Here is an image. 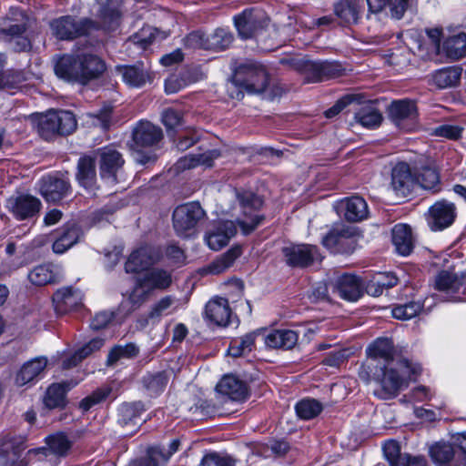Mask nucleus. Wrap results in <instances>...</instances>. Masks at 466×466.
Segmentation results:
<instances>
[{
    "label": "nucleus",
    "instance_id": "obj_63",
    "mask_svg": "<svg viewBox=\"0 0 466 466\" xmlns=\"http://www.w3.org/2000/svg\"><path fill=\"white\" fill-rule=\"evenodd\" d=\"M207 34L201 31H196L188 34L185 38L186 46L191 48L206 49Z\"/></svg>",
    "mask_w": 466,
    "mask_h": 466
},
{
    "label": "nucleus",
    "instance_id": "obj_60",
    "mask_svg": "<svg viewBox=\"0 0 466 466\" xmlns=\"http://www.w3.org/2000/svg\"><path fill=\"white\" fill-rule=\"evenodd\" d=\"M26 30L25 24L3 25L0 26V36L7 42H12L14 38L23 35Z\"/></svg>",
    "mask_w": 466,
    "mask_h": 466
},
{
    "label": "nucleus",
    "instance_id": "obj_49",
    "mask_svg": "<svg viewBox=\"0 0 466 466\" xmlns=\"http://www.w3.org/2000/svg\"><path fill=\"white\" fill-rule=\"evenodd\" d=\"M175 303V299L171 296H165L154 303L147 314V322L152 324L158 323L162 317L167 316L172 312V307Z\"/></svg>",
    "mask_w": 466,
    "mask_h": 466
},
{
    "label": "nucleus",
    "instance_id": "obj_61",
    "mask_svg": "<svg viewBox=\"0 0 466 466\" xmlns=\"http://www.w3.org/2000/svg\"><path fill=\"white\" fill-rule=\"evenodd\" d=\"M383 453L390 466H394L399 461V458L402 457L400 447L396 441L390 440L383 444Z\"/></svg>",
    "mask_w": 466,
    "mask_h": 466
},
{
    "label": "nucleus",
    "instance_id": "obj_35",
    "mask_svg": "<svg viewBox=\"0 0 466 466\" xmlns=\"http://www.w3.org/2000/svg\"><path fill=\"white\" fill-rule=\"evenodd\" d=\"M354 121L363 127L376 128L381 124L382 115L375 104L370 102L355 111Z\"/></svg>",
    "mask_w": 466,
    "mask_h": 466
},
{
    "label": "nucleus",
    "instance_id": "obj_2",
    "mask_svg": "<svg viewBox=\"0 0 466 466\" xmlns=\"http://www.w3.org/2000/svg\"><path fill=\"white\" fill-rule=\"evenodd\" d=\"M420 372L418 364H412L408 360H400L380 367L379 372L374 373V379L380 382L381 389L375 394L380 399H390L398 392L408 387L410 381L416 379Z\"/></svg>",
    "mask_w": 466,
    "mask_h": 466
},
{
    "label": "nucleus",
    "instance_id": "obj_15",
    "mask_svg": "<svg viewBox=\"0 0 466 466\" xmlns=\"http://www.w3.org/2000/svg\"><path fill=\"white\" fill-rule=\"evenodd\" d=\"M300 70L308 83L319 82L324 78L336 77L340 75L341 66L329 61H301Z\"/></svg>",
    "mask_w": 466,
    "mask_h": 466
},
{
    "label": "nucleus",
    "instance_id": "obj_33",
    "mask_svg": "<svg viewBox=\"0 0 466 466\" xmlns=\"http://www.w3.org/2000/svg\"><path fill=\"white\" fill-rule=\"evenodd\" d=\"M76 179L80 186L93 192L96 188V172L95 160L88 156L79 158Z\"/></svg>",
    "mask_w": 466,
    "mask_h": 466
},
{
    "label": "nucleus",
    "instance_id": "obj_8",
    "mask_svg": "<svg viewBox=\"0 0 466 466\" xmlns=\"http://www.w3.org/2000/svg\"><path fill=\"white\" fill-rule=\"evenodd\" d=\"M281 251L286 264L292 268H302L322 260L319 248L313 245L289 244Z\"/></svg>",
    "mask_w": 466,
    "mask_h": 466
},
{
    "label": "nucleus",
    "instance_id": "obj_27",
    "mask_svg": "<svg viewBox=\"0 0 466 466\" xmlns=\"http://www.w3.org/2000/svg\"><path fill=\"white\" fill-rule=\"evenodd\" d=\"M216 389L218 393L227 396L231 400L241 401L248 396L246 383L233 375L224 376Z\"/></svg>",
    "mask_w": 466,
    "mask_h": 466
},
{
    "label": "nucleus",
    "instance_id": "obj_17",
    "mask_svg": "<svg viewBox=\"0 0 466 466\" xmlns=\"http://www.w3.org/2000/svg\"><path fill=\"white\" fill-rule=\"evenodd\" d=\"M417 181L419 178L407 163L400 162L393 167L390 186L398 196H408L417 185Z\"/></svg>",
    "mask_w": 466,
    "mask_h": 466
},
{
    "label": "nucleus",
    "instance_id": "obj_28",
    "mask_svg": "<svg viewBox=\"0 0 466 466\" xmlns=\"http://www.w3.org/2000/svg\"><path fill=\"white\" fill-rule=\"evenodd\" d=\"M46 444L48 448L41 447L37 449H32L27 451L28 456H38L42 455L44 457L47 456L48 451L59 455L64 456L71 448V441L68 440L66 434L62 432H57L56 434L50 435L46 439Z\"/></svg>",
    "mask_w": 466,
    "mask_h": 466
},
{
    "label": "nucleus",
    "instance_id": "obj_56",
    "mask_svg": "<svg viewBox=\"0 0 466 466\" xmlns=\"http://www.w3.org/2000/svg\"><path fill=\"white\" fill-rule=\"evenodd\" d=\"M423 309V304L420 300L410 301L404 304H400L392 309V316L398 319H410L416 317Z\"/></svg>",
    "mask_w": 466,
    "mask_h": 466
},
{
    "label": "nucleus",
    "instance_id": "obj_59",
    "mask_svg": "<svg viewBox=\"0 0 466 466\" xmlns=\"http://www.w3.org/2000/svg\"><path fill=\"white\" fill-rule=\"evenodd\" d=\"M200 466H235V461L231 457L212 452L203 457Z\"/></svg>",
    "mask_w": 466,
    "mask_h": 466
},
{
    "label": "nucleus",
    "instance_id": "obj_1",
    "mask_svg": "<svg viewBox=\"0 0 466 466\" xmlns=\"http://www.w3.org/2000/svg\"><path fill=\"white\" fill-rule=\"evenodd\" d=\"M54 69L56 76L66 82L86 85L103 74L106 65L93 54H66L56 58Z\"/></svg>",
    "mask_w": 466,
    "mask_h": 466
},
{
    "label": "nucleus",
    "instance_id": "obj_38",
    "mask_svg": "<svg viewBox=\"0 0 466 466\" xmlns=\"http://www.w3.org/2000/svg\"><path fill=\"white\" fill-rule=\"evenodd\" d=\"M344 210V217L348 221L357 222L364 219L368 215L366 201L358 196L346 198L340 203Z\"/></svg>",
    "mask_w": 466,
    "mask_h": 466
},
{
    "label": "nucleus",
    "instance_id": "obj_7",
    "mask_svg": "<svg viewBox=\"0 0 466 466\" xmlns=\"http://www.w3.org/2000/svg\"><path fill=\"white\" fill-rule=\"evenodd\" d=\"M235 81L249 93H261L268 84V76L262 65L247 62L236 69Z\"/></svg>",
    "mask_w": 466,
    "mask_h": 466
},
{
    "label": "nucleus",
    "instance_id": "obj_44",
    "mask_svg": "<svg viewBox=\"0 0 466 466\" xmlns=\"http://www.w3.org/2000/svg\"><path fill=\"white\" fill-rule=\"evenodd\" d=\"M70 389L69 384H52L50 385L44 397V404L46 408L57 409L66 406V393Z\"/></svg>",
    "mask_w": 466,
    "mask_h": 466
},
{
    "label": "nucleus",
    "instance_id": "obj_13",
    "mask_svg": "<svg viewBox=\"0 0 466 466\" xmlns=\"http://www.w3.org/2000/svg\"><path fill=\"white\" fill-rule=\"evenodd\" d=\"M322 244L332 253L348 254L354 251L356 241L350 228L339 226L333 228L322 238Z\"/></svg>",
    "mask_w": 466,
    "mask_h": 466
},
{
    "label": "nucleus",
    "instance_id": "obj_23",
    "mask_svg": "<svg viewBox=\"0 0 466 466\" xmlns=\"http://www.w3.org/2000/svg\"><path fill=\"white\" fill-rule=\"evenodd\" d=\"M53 303L57 314H66L82 303V293L72 287L57 289L53 295Z\"/></svg>",
    "mask_w": 466,
    "mask_h": 466
},
{
    "label": "nucleus",
    "instance_id": "obj_22",
    "mask_svg": "<svg viewBox=\"0 0 466 466\" xmlns=\"http://www.w3.org/2000/svg\"><path fill=\"white\" fill-rule=\"evenodd\" d=\"M24 451L22 441L5 436L0 445V465L1 466H26L21 459Z\"/></svg>",
    "mask_w": 466,
    "mask_h": 466
},
{
    "label": "nucleus",
    "instance_id": "obj_46",
    "mask_svg": "<svg viewBox=\"0 0 466 466\" xmlns=\"http://www.w3.org/2000/svg\"><path fill=\"white\" fill-rule=\"evenodd\" d=\"M464 283V276L443 270L440 272L435 280L437 289L445 292H457Z\"/></svg>",
    "mask_w": 466,
    "mask_h": 466
},
{
    "label": "nucleus",
    "instance_id": "obj_31",
    "mask_svg": "<svg viewBox=\"0 0 466 466\" xmlns=\"http://www.w3.org/2000/svg\"><path fill=\"white\" fill-rule=\"evenodd\" d=\"M205 314L207 319L218 326H227L229 322L231 309L228 299L216 298L206 305Z\"/></svg>",
    "mask_w": 466,
    "mask_h": 466
},
{
    "label": "nucleus",
    "instance_id": "obj_32",
    "mask_svg": "<svg viewBox=\"0 0 466 466\" xmlns=\"http://www.w3.org/2000/svg\"><path fill=\"white\" fill-rule=\"evenodd\" d=\"M220 157V152L218 149L207 150L203 153L189 154L180 157L176 163L177 170H184L194 168L198 166L209 167L212 166L213 161Z\"/></svg>",
    "mask_w": 466,
    "mask_h": 466
},
{
    "label": "nucleus",
    "instance_id": "obj_41",
    "mask_svg": "<svg viewBox=\"0 0 466 466\" xmlns=\"http://www.w3.org/2000/svg\"><path fill=\"white\" fill-rule=\"evenodd\" d=\"M149 294V290L145 285L140 284V280L137 278L133 290L121 302L120 307L127 314H129L140 308L147 300Z\"/></svg>",
    "mask_w": 466,
    "mask_h": 466
},
{
    "label": "nucleus",
    "instance_id": "obj_51",
    "mask_svg": "<svg viewBox=\"0 0 466 466\" xmlns=\"http://www.w3.org/2000/svg\"><path fill=\"white\" fill-rule=\"evenodd\" d=\"M139 350L134 343L116 345L111 349L107 355L106 365L113 366L122 359H133L138 355Z\"/></svg>",
    "mask_w": 466,
    "mask_h": 466
},
{
    "label": "nucleus",
    "instance_id": "obj_58",
    "mask_svg": "<svg viewBox=\"0 0 466 466\" xmlns=\"http://www.w3.org/2000/svg\"><path fill=\"white\" fill-rule=\"evenodd\" d=\"M153 466H164L169 456L164 446H153L147 449L145 456Z\"/></svg>",
    "mask_w": 466,
    "mask_h": 466
},
{
    "label": "nucleus",
    "instance_id": "obj_25",
    "mask_svg": "<svg viewBox=\"0 0 466 466\" xmlns=\"http://www.w3.org/2000/svg\"><path fill=\"white\" fill-rule=\"evenodd\" d=\"M334 288L343 299L356 301L362 296L361 279L353 274L345 273L339 276Z\"/></svg>",
    "mask_w": 466,
    "mask_h": 466
},
{
    "label": "nucleus",
    "instance_id": "obj_11",
    "mask_svg": "<svg viewBox=\"0 0 466 466\" xmlns=\"http://www.w3.org/2000/svg\"><path fill=\"white\" fill-rule=\"evenodd\" d=\"M38 184L39 192L47 202L56 203L71 192L69 179L62 174L43 177Z\"/></svg>",
    "mask_w": 466,
    "mask_h": 466
},
{
    "label": "nucleus",
    "instance_id": "obj_21",
    "mask_svg": "<svg viewBox=\"0 0 466 466\" xmlns=\"http://www.w3.org/2000/svg\"><path fill=\"white\" fill-rule=\"evenodd\" d=\"M263 14L258 10L246 9L234 17L235 26L242 38H250L263 26Z\"/></svg>",
    "mask_w": 466,
    "mask_h": 466
},
{
    "label": "nucleus",
    "instance_id": "obj_43",
    "mask_svg": "<svg viewBox=\"0 0 466 466\" xmlns=\"http://www.w3.org/2000/svg\"><path fill=\"white\" fill-rule=\"evenodd\" d=\"M366 352L372 360L382 359L389 363L394 355L393 342L388 338H378L369 345Z\"/></svg>",
    "mask_w": 466,
    "mask_h": 466
},
{
    "label": "nucleus",
    "instance_id": "obj_42",
    "mask_svg": "<svg viewBox=\"0 0 466 466\" xmlns=\"http://www.w3.org/2000/svg\"><path fill=\"white\" fill-rule=\"evenodd\" d=\"M144 410V404L141 401L122 404L118 410L119 424L122 426L138 425L143 421L141 414Z\"/></svg>",
    "mask_w": 466,
    "mask_h": 466
},
{
    "label": "nucleus",
    "instance_id": "obj_52",
    "mask_svg": "<svg viewBox=\"0 0 466 466\" xmlns=\"http://www.w3.org/2000/svg\"><path fill=\"white\" fill-rule=\"evenodd\" d=\"M444 48L448 56L461 58L466 56V34L460 33L449 37L444 43Z\"/></svg>",
    "mask_w": 466,
    "mask_h": 466
},
{
    "label": "nucleus",
    "instance_id": "obj_29",
    "mask_svg": "<svg viewBox=\"0 0 466 466\" xmlns=\"http://www.w3.org/2000/svg\"><path fill=\"white\" fill-rule=\"evenodd\" d=\"M83 236L81 228L76 222L64 225L61 235L53 243V251L63 254L76 245Z\"/></svg>",
    "mask_w": 466,
    "mask_h": 466
},
{
    "label": "nucleus",
    "instance_id": "obj_47",
    "mask_svg": "<svg viewBox=\"0 0 466 466\" xmlns=\"http://www.w3.org/2000/svg\"><path fill=\"white\" fill-rule=\"evenodd\" d=\"M233 41L232 34L225 28H217L207 34L206 49L222 51L227 49Z\"/></svg>",
    "mask_w": 466,
    "mask_h": 466
},
{
    "label": "nucleus",
    "instance_id": "obj_36",
    "mask_svg": "<svg viewBox=\"0 0 466 466\" xmlns=\"http://www.w3.org/2000/svg\"><path fill=\"white\" fill-rule=\"evenodd\" d=\"M138 279L140 284L145 285L149 292L154 289H166L172 282L171 274L161 268L148 270L139 277Z\"/></svg>",
    "mask_w": 466,
    "mask_h": 466
},
{
    "label": "nucleus",
    "instance_id": "obj_6",
    "mask_svg": "<svg viewBox=\"0 0 466 466\" xmlns=\"http://www.w3.org/2000/svg\"><path fill=\"white\" fill-rule=\"evenodd\" d=\"M206 217V211L198 202H187L173 211V228L179 237L189 238L196 233L198 226Z\"/></svg>",
    "mask_w": 466,
    "mask_h": 466
},
{
    "label": "nucleus",
    "instance_id": "obj_16",
    "mask_svg": "<svg viewBox=\"0 0 466 466\" xmlns=\"http://www.w3.org/2000/svg\"><path fill=\"white\" fill-rule=\"evenodd\" d=\"M428 454L432 462L438 466H462L465 464L461 454L453 443L441 441L429 447Z\"/></svg>",
    "mask_w": 466,
    "mask_h": 466
},
{
    "label": "nucleus",
    "instance_id": "obj_37",
    "mask_svg": "<svg viewBox=\"0 0 466 466\" xmlns=\"http://www.w3.org/2000/svg\"><path fill=\"white\" fill-rule=\"evenodd\" d=\"M392 243L399 254L409 255L413 248L411 228L405 224L395 225L392 228Z\"/></svg>",
    "mask_w": 466,
    "mask_h": 466
},
{
    "label": "nucleus",
    "instance_id": "obj_5",
    "mask_svg": "<svg viewBox=\"0 0 466 466\" xmlns=\"http://www.w3.org/2000/svg\"><path fill=\"white\" fill-rule=\"evenodd\" d=\"M76 119L70 111L50 110L39 117L38 133L47 140L56 135H69L76 130Z\"/></svg>",
    "mask_w": 466,
    "mask_h": 466
},
{
    "label": "nucleus",
    "instance_id": "obj_26",
    "mask_svg": "<svg viewBox=\"0 0 466 466\" xmlns=\"http://www.w3.org/2000/svg\"><path fill=\"white\" fill-rule=\"evenodd\" d=\"M162 137V130L147 121L139 122L133 131L136 147H152L158 143Z\"/></svg>",
    "mask_w": 466,
    "mask_h": 466
},
{
    "label": "nucleus",
    "instance_id": "obj_19",
    "mask_svg": "<svg viewBox=\"0 0 466 466\" xmlns=\"http://www.w3.org/2000/svg\"><path fill=\"white\" fill-rule=\"evenodd\" d=\"M47 363V359L43 356L25 362L15 375L16 385L24 386L41 380L46 373Z\"/></svg>",
    "mask_w": 466,
    "mask_h": 466
},
{
    "label": "nucleus",
    "instance_id": "obj_34",
    "mask_svg": "<svg viewBox=\"0 0 466 466\" xmlns=\"http://www.w3.org/2000/svg\"><path fill=\"white\" fill-rule=\"evenodd\" d=\"M299 335L291 329H275L264 337L265 344L272 349L290 350L298 342Z\"/></svg>",
    "mask_w": 466,
    "mask_h": 466
},
{
    "label": "nucleus",
    "instance_id": "obj_12",
    "mask_svg": "<svg viewBox=\"0 0 466 466\" xmlns=\"http://www.w3.org/2000/svg\"><path fill=\"white\" fill-rule=\"evenodd\" d=\"M389 117L400 129L412 131L417 123L416 106L408 100L394 101L389 106Z\"/></svg>",
    "mask_w": 466,
    "mask_h": 466
},
{
    "label": "nucleus",
    "instance_id": "obj_9",
    "mask_svg": "<svg viewBox=\"0 0 466 466\" xmlns=\"http://www.w3.org/2000/svg\"><path fill=\"white\" fill-rule=\"evenodd\" d=\"M456 217L455 204L446 199L436 201L425 214L427 225L432 231H441L451 227Z\"/></svg>",
    "mask_w": 466,
    "mask_h": 466
},
{
    "label": "nucleus",
    "instance_id": "obj_40",
    "mask_svg": "<svg viewBox=\"0 0 466 466\" xmlns=\"http://www.w3.org/2000/svg\"><path fill=\"white\" fill-rule=\"evenodd\" d=\"M117 71L122 76L123 81L131 86L139 87L150 80L149 74L143 64L118 66Z\"/></svg>",
    "mask_w": 466,
    "mask_h": 466
},
{
    "label": "nucleus",
    "instance_id": "obj_45",
    "mask_svg": "<svg viewBox=\"0 0 466 466\" xmlns=\"http://www.w3.org/2000/svg\"><path fill=\"white\" fill-rule=\"evenodd\" d=\"M461 69L456 66L444 67L437 70L432 76V81L439 88L456 86L460 81Z\"/></svg>",
    "mask_w": 466,
    "mask_h": 466
},
{
    "label": "nucleus",
    "instance_id": "obj_3",
    "mask_svg": "<svg viewBox=\"0 0 466 466\" xmlns=\"http://www.w3.org/2000/svg\"><path fill=\"white\" fill-rule=\"evenodd\" d=\"M369 11L378 14L388 7L390 15L400 19L409 5L408 0H366ZM364 8V0H339L334 4V14L342 25L357 24Z\"/></svg>",
    "mask_w": 466,
    "mask_h": 466
},
{
    "label": "nucleus",
    "instance_id": "obj_39",
    "mask_svg": "<svg viewBox=\"0 0 466 466\" xmlns=\"http://www.w3.org/2000/svg\"><path fill=\"white\" fill-rule=\"evenodd\" d=\"M241 255V248L235 247L228 250L219 258L212 261L209 265L200 269L202 274L218 275L226 271L231 267L239 256Z\"/></svg>",
    "mask_w": 466,
    "mask_h": 466
},
{
    "label": "nucleus",
    "instance_id": "obj_48",
    "mask_svg": "<svg viewBox=\"0 0 466 466\" xmlns=\"http://www.w3.org/2000/svg\"><path fill=\"white\" fill-rule=\"evenodd\" d=\"M101 5L100 16L107 29L114 27L120 17V2L118 0H98Z\"/></svg>",
    "mask_w": 466,
    "mask_h": 466
},
{
    "label": "nucleus",
    "instance_id": "obj_54",
    "mask_svg": "<svg viewBox=\"0 0 466 466\" xmlns=\"http://www.w3.org/2000/svg\"><path fill=\"white\" fill-rule=\"evenodd\" d=\"M167 381L168 379L164 372L147 374L143 377V385L150 396H156L165 390Z\"/></svg>",
    "mask_w": 466,
    "mask_h": 466
},
{
    "label": "nucleus",
    "instance_id": "obj_50",
    "mask_svg": "<svg viewBox=\"0 0 466 466\" xmlns=\"http://www.w3.org/2000/svg\"><path fill=\"white\" fill-rule=\"evenodd\" d=\"M255 339L256 333H248L239 339H233L229 345L228 353L234 358L249 353L254 347Z\"/></svg>",
    "mask_w": 466,
    "mask_h": 466
},
{
    "label": "nucleus",
    "instance_id": "obj_18",
    "mask_svg": "<svg viewBox=\"0 0 466 466\" xmlns=\"http://www.w3.org/2000/svg\"><path fill=\"white\" fill-rule=\"evenodd\" d=\"M98 154L101 177L107 179L110 183H116L117 172L124 164L122 155L112 147L101 148Z\"/></svg>",
    "mask_w": 466,
    "mask_h": 466
},
{
    "label": "nucleus",
    "instance_id": "obj_64",
    "mask_svg": "<svg viewBox=\"0 0 466 466\" xmlns=\"http://www.w3.org/2000/svg\"><path fill=\"white\" fill-rule=\"evenodd\" d=\"M394 466H429V464L423 456L403 454L402 457L399 458V461L395 462Z\"/></svg>",
    "mask_w": 466,
    "mask_h": 466
},
{
    "label": "nucleus",
    "instance_id": "obj_4",
    "mask_svg": "<svg viewBox=\"0 0 466 466\" xmlns=\"http://www.w3.org/2000/svg\"><path fill=\"white\" fill-rule=\"evenodd\" d=\"M236 197L241 213V217L237 218L236 223L243 235H248L264 220V217L258 214V210L263 206V200L251 191H238Z\"/></svg>",
    "mask_w": 466,
    "mask_h": 466
},
{
    "label": "nucleus",
    "instance_id": "obj_14",
    "mask_svg": "<svg viewBox=\"0 0 466 466\" xmlns=\"http://www.w3.org/2000/svg\"><path fill=\"white\" fill-rule=\"evenodd\" d=\"M40 199L29 194L11 197L6 201V208L17 220L30 219L41 210Z\"/></svg>",
    "mask_w": 466,
    "mask_h": 466
},
{
    "label": "nucleus",
    "instance_id": "obj_20",
    "mask_svg": "<svg viewBox=\"0 0 466 466\" xmlns=\"http://www.w3.org/2000/svg\"><path fill=\"white\" fill-rule=\"evenodd\" d=\"M159 258L158 251L150 246H143L133 251L125 265L127 273H136L142 271Z\"/></svg>",
    "mask_w": 466,
    "mask_h": 466
},
{
    "label": "nucleus",
    "instance_id": "obj_55",
    "mask_svg": "<svg viewBox=\"0 0 466 466\" xmlns=\"http://www.w3.org/2000/svg\"><path fill=\"white\" fill-rule=\"evenodd\" d=\"M419 184L424 189L440 190V175L438 171L431 167H424L420 169L419 175H416Z\"/></svg>",
    "mask_w": 466,
    "mask_h": 466
},
{
    "label": "nucleus",
    "instance_id": "obj_30",
    "mask_svg": "<svg viewBox=\"0 0 466 466\" xmlns=\"http://www.w3.org/2000/svg\"><path fill=\"white\" fill-rule=\"evenodd\" d=\"M63 278V273L58 266L54 264H43L35 267L28 273V279L36 286L56 283Z\"/></svg>",
    "mask_w": 466,
    "mask_h": 466
},
{
    "label": "nucleus",
    "instance_id": "obj_57",
    "mask_svg": "<svg viewBox=\"0 0 466 466\" xmlns=\"http://www.w3.org/2000/svg\"><path fill=\"white\" fill-rule=\"evenodd\" d=\"M111 391L112 389L108 386H103L96 389L90 395L86 396L79 402V408L83 411L89 410L94 406L105 401L110 395Z\"/></svg>",
    "mask_w": 466,
    "mask_h": 466
},
{
    "label": "nucleus",
    "instance_id": "obj_62",
    "mask_svg": "<svg viewBox=\"0 0 466 466\" xmlns=\"http://www.w3.org/2000/svg\"><path fill=\"white\" fill-rule=\"evenodd\" d=\"M162 122L167 129H174L181 124L179 112L167 108L162 114Z\"/></svg>",
    "mask_w": 466,
    "mask_h": 466
},
{
    "label": "nucleus",
    "instance_id": "obj_10",
    "mask_svg": "<svg viewBox=\"0 0 466 466\" xmlns=\"http://www.w3.org/2000/svg\"><path fill=\"white\" fill-rule=\"evenodd\" d=\"M53 35L60 40H70L86 35L95 25L90 20L76 21L72 16H62L50 24Z\"/></svg>",
    "mask_w": 466,
    "mask_h": 466
},
{
    "label": "nucleus",
    "instance_id": "obj_53",
    "mask_svg": "<svg viewBox=\"0 0 466 466\" xmlns=\"http://www.w3.org/2000/svg\"><path fill=\"white\" fill-rule=\"evenodd\" d=\"M322 404L314 399H304L296 406V413L302 420H311L317 417L322 410Z\"/></svg>",
    "mask_w": 466,
    "mask_h": 466
},
{
    "label": "nucleus",
    "instance_id": "obj_24",
    "mask_svg": "<svg viewBox=\"0 0 466 466\" xmlns=\"http://www.w3.org/2000/svg\"><path fill=\"white\" fill-rule=\"evenodd\" d=\"M236 233L237 226L234 221H220L214 229L206 235L205 240L211 249L219 250L228 243Z\"/></svg>",
    "mask_w": 466,
    "mask_h": 466
}]
</instances>
